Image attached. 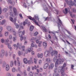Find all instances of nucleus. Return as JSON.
<instances>
[{"label": "nucleus", "instance_id": "nucleus-53", "mask_svg": "<svg viewBox=\"0 0 76 76\" xmlns=\"http://www.w3.org/2000/svg\"><path fill=\"white\" fill-rule=\"evenodd\" d=\"M58 20L59 21V23H60V24H61V25H62V22H61V20H60V19H58Z\"/></svg>", "mask_w": 76, "mask_h": 76}, {"label": "nucleus", "instance_id": "nucleus-39", "mask_svg": "<svg viewBox=\"0 0 76 76\" xmlns=\"http://www.w3.org/2000/svg\"><path fill=\"white\" fill-rule=\"evenodd\" d=\"M12 35L11 34H10L9 35V38L10 39H12Z\"/></svg>", "mask_w": 76, "mask_h": 76}, {"label": "nucleus", "instance_id": "nucleus-40", "mask_svg": "<svg viewBox=\"0 0 76 76\" xmlns=\"http://www.w3.org/2000/svg\"><path fill=\"white\" fill-rule=\"evenodd\" d=\"M16 18H15L14 19V21H13V22L14 23V24H15L16 23Z\"/></svg>", "mask_w": 76, "mask_h": 76}, {"label": "nucleus", "instance_id": "nucleus-22", "mask_svg": "<svg viewBox=\"0 0 76 76\" xmlns=\"http://www.w3.org/2000/svg\"><path fill=\"white\" fill-rule=\"evenodd\" d=\"M46 61H47V62H50L51 61L50 58H46Z\"/></svg>", "mask_w": 76, "mask_h": 76}, {"label": "nucleus", "instance_id": "nucleus-63", "mask_svg": "<svg viewBox=\"0 0 76 76\" xmlns=\"http://www.w3.org/2000/svg\"><path fill=\"white\" fill-rule=\"evenodd\" d=\"M5 56L6 57H7V56H8V53L7 52H6Z\"/></svg>", "mask_w": 76, "mask_h": 76}, {"label": "nucleus", "instance_id": "nucleus-60", "mask_svg": "<svg viewBox=\"0 0 76 76\" xmlns=\"http://www.w3.org/2000/svg\"><path fill=\"white\" fill-rule=\"evenodd\" d=\"M1 42L2 43H4V39H2L1 40Z\"/></svg>", "mask_w": 76, "mask_h": 76}, {"label": "nucleus", "instance_id": "nucleus-43", "mask_svg": "<svg viewBox=\"0 0 76 76\" xmlns=\"http://www.w3.org/2000/svg\"><path fill=\"white\" fill-rule=\"evenodd\" d=\"M18 47H19V49L21 50L22 49V44L19 45Z\"/></svg>", "mask_w": 76, "mask_h": 76}, {"label": "nucleus", "instance_id": "nucleus-7", "mask_svg": "<svg viewBox=\"0 0 76 76\" xmlns=\"http://www.w3.org/2000/svg\"><path fill=\"white\" fill-rule=\"evenodd\" d=\"M7 29L8 31L10 32H12L13 31V29L10 26H7Z\"/></svg>", "mask_w": 76, "mask_h": 76}, {"label": "nucleus", "instance_id": "nucleus-38", "mask_svg": "<svg viewBox=\"0 0 76 76\" xmlns=\"http://www.w3.org/2000/svg\"><path fill=\"white\" fill-rule=\"evenodd\" d=\"M4 56V54L1 53L0 54V56L1 57H3Z\"/></svg>", "mask_w": 76, "mask_h": 76}, {"label": "nucleus", "instance_id": "nucleus-50", "mask_svg": "<svg viewBox=\"0 0 76 76\" xmlns=\"http://www.w3.org/2000/svg\"><path fill=\"white\" fill-rule=\"evenodd\" d=\"M9 9H10V10H12V9H13V7H12V6H9Z\"/></svg>", "mask_w": 76, "mask_h": 76}, {"label": "nucleus", "instance_id": "nucleus-46", "mask_svg": "<svg viewBox=\"0 0 76 76\" xmlns=\"http://www.w3.org/2000/svg\"><path fill=\"white\" fill-rule=\"evenodd\" d=\"M4 18V17L3 15H0V20H1L2 19Z\"/></svg>", "mask_w": 76, "mask_h": 76}, {"label": "nucleus", "instance_id": "nucleus-13", "mask_svg": "<svg viewBox=\"0 0 76 76\" xmlns=\"http://www.w3.org/2000/svg\"><path fill=\"white\" fill-rule=\"evenodd\" d=\"M9 42V39L8 38L5 40L4 43L5 45H7Z\"/></svg>", "mask_w": 76, "mask_h": 76}, {"label": "nucleus", "instance_id": "nucleus-32", "mask_svg": "<svg viewBox=\"0 0 76 76\" xmlns=\"http://www.w3.org/2000/svg\"><path fill=\"white\" fill-rule=\"evenodd\" d=\"M12 72L13 73H14L16 72V69L15 67H13L12 69Z\"/></svg>", "mask_w": 76, "mask_h": 76}, {"label": "nucleus", "instance_id": "nucleus-2", "mask_svg": "<svg viewBox=\"0 0 76 76\" xmlns=\"http://www.w3.org/2000/svg\"><path fill=\"white\" fill-rule=\"evenodd\" d=\"M66 66V63H64L63 65V66L62 67H59L58 68V71L59 72H62V74L63 75L64 74V72L65 70L64 68Z\"/></svg>", "mask_w": 76, "mask_h": 76}, {"label": "nucleus", "instance_id": "nucleus-31", "mask_svg": "<svg viewBox=\"0 0 76 76\" xmlns=\"http://www.w3.org/2000/svg\"><path fill=\"white\" fill-rule=\"evenodd\" d=\"M25 22H26V24H29L30 22L27 19H26L25 20Z\"/></svg>", "mask_w": 76, "mask_h": 76}, {"label": "nucleus", "instance_id": "nucleus-64", "mask_svg": "<svg viewBox=\"0 0 76 76\" xmlns=\"http://www.w3.org/2000/svg\"><path fill=\"white\" fill-rule=\"evenodd\" d=\"M34 61L35 64H37V60H36V59L35 58L34 59Z\"/></svg>", "mask_w": 76, "mask_h": 76}, {"label": "nucleus", "instance_id": "nucleus-5", "mask_svg": "<svg viewBox=\"0 0 76 76\" xmlns=\"http://www.w3.org/2000/svg\"><path fill=\"white\" fill-rule=\"evenodd\" d=\"M28 18L30 19V20H32V21H33L34 22H35V23H36V25H37L38 26H40L39 25V24L37 22H36V20H35V19L34 18H32L31 17L29 16H28Z\"/></svg>", "mask_w": 76, "mask_h": 76}, {"label": "nucleus", "instance_id": "nucleus-30", "mask_svg": "<svg viewBox=\"0 0 76 76\" xmlns=\"http://www.w3.org/2000/svg\"><path fill=\"white\" fill-rule=\"evenodd\" d=\"M42 41H40L39 42L38 46L39 47H41V44H42Z\"/></svg>", "mask_w": 76, "mask_h": 76}, {"label": "nucleus", "instance_id": "nucleus-20", "mask_svg": "<svg viewBox=\"0 0 76 76\" xmlns=\"http://www.w3.org/2000/svg\"><path fill=\"white\" fill-rule=\"evenodd\" d=\"M54 64H52L50 65L49 66V67L51 69H53V67H54Z\"/></svg>", "mask_w": 76, "mask_h": 76}, {"label": "nucleus", "instance_id": "nucleus-16", "mask_svg": "<svg viewBox=\"0 0 76 76\" xmlns=\"http://www.w3.org/2000/svg\"><path fill=\"white\" fill-rule=\"evenodd\" d=\"M43 45L45 48L47 47V42H43Z\"/></svg>", "mask_w": 76, "mask_h": 76}, {"label": "nucleus", "instance_id": "nucleus-51", "mask_svg": "<svg viewBox=\"0 0 76 76\" xmlns=\"http://www.w3.org/2000/svg\"><path fill=\"white\" fill-rule=\"evenodd\" d=\"M17 64L18 66H20V62L18 61L17 63Z\"/></svg>", "mask_w": 76, "mask_h": 76}, {"label": "nucleus", "instance_id": "nucleus-48", "mask_svg": "<svg viewBox=\"0 0 76 76\" xmlns=\"http://www.w3.org/2000/svg\"><path fill=\"white\" fill-rule=\"evenodd\" d=\"M29 76H33V74H32V72H31L29 73Z\"/></svg>", "mask_w": 76, "mask_h": 76}, {"label": "nucleus", "instance_id": "nucleus-21", "mask_svg": "<svg viewBox=\"0 0 76 76\" xmlns=\"http://www.w3.org/2000/svg\"><path fill=\"white\" fill-rule=\"evenodd\" d=\"M71 11L73 13H76V8H72V9Z\"/></svg>", "mask_w": 76, "mask_h": 76}, {"label": "nucleus", "instance_id": "nucleus-55", "mask_svg": "<svg viewBox=\"0 0 76 76\" xmlns=\"http://www.w3.org/2000/svg\"><path fill=\"white\" fill-rule=\"evenodd\" d=\"M16 37H13V41H14V42H15V41H16Z\"/></svg>", "mask_w": 76, "mask_h": 76}, {"label": "nucleus", "instance_id": "nucleus-52", "mask_svg": "<svg viewBox=\"0 0 76 76\" xmlns=\"http://www.w3.org/2000/svg\"><path fill=\"white\" fill-rule=\"evenodd\" d=\"M10 16H13V12L11 11L10 13Z\"/></svg>", "mask_w": 76, "mask_h": 76}, {"label": "nucleus", "instance_id": "nucleus-33", "mask_svg": "<svg viewBox=\"0 0 76 76\" xmlns=\"http://www.w3.org/2000/svg\"><path fill=\"white\" fill-rule=\"evenodd\" d=\"M1 53H2L3 54H4L5 53V51H4V50L3 49H2L1 50Z\"/></svg>", "mask_w": 76, "mask_h": 76}, {"label": "nucleus", "instance_id": "nucleus-35", "mask_svg": "<svg viewBox=\"0 0 76 76\" xmlns=\"http://www.w3.org/2000/svg\"><path fill=\"white\" fill-rule=\"evenodd\" d=\"M28 64H32L33 63V61H31L29 60L28 61Z\"/></svg>", "mask_w": 76, "mask_h": 76}, {"label": "nucleus", "instance_id": "nucleus-6", "mask_svg": "<svg viewBox=\"0 0 76 76\" xmlns=\"http://www.w3.org/2000/svg\"><path fill=\"white\" fill-rule=\"evenodd\" d=\"M67 4L68 5H69V6H73V1L72 0H70L68 1H67Z\"/></svg>", "mask_w": 76, "mask_h": 76}, {"label": "nucleus", "instance_id": "nucleus-17", "mask_svg": "<svg viewBox=\"0 0 76 76\" xmlns=\"http://www.w3.org/2000/svg\"><path fill=\"white\" fill-rule=\"evenodd\" d=\"M53 76H60V75L57 73L55 72L53 74Z\"/></svg>", "mask_w": 76, "mask_h": 76}, {"label": "nucleus", "instance_id": "nucleus-19", "mask_svg": "<svg viewBox=\"0 0 76 76\" xmlns=\"http://www.w3.org/2000/svg\"><path fill=\"white\" fill-rule=\"evenodd\" d=\"M19 43H17V46H16V44L14 45V47H17L16 50H17L18 49V47H19Z\"/></svg>", "mask_w": 76, "mask_h": 76}, {"label": "nucleus", "instance_id": "nucleus-18", "mask_svg": "<svg viewBox=\"0 0 76 76\" xmlns=\"http://www.w3.org/2000/svg\"><path fill=\"white\" fill-rule=\"evenodd\" d=\"M23 61L25 64H27L28 63V60L26 58H24L23 59Z\"/></svg>", "mask_w": 76, "mask_h": 76}, {"label": "nucleus", "instance_id": "nucleus-1", "mask_svg": "<svg viewBox=\"0 0 76 76\" xmlns=\"http://www.w3.org/2000/svg\"><path fill=\"white\" fill-rule=\"evenodd\" d=\"M53 60L54 62L56 61L55 63V65L59 64H60L61 63H62L64 61V59H61L60 60L57 59V56L53 58Z\"/></svg>", "mask_w": 76, "mask_h": 76}, {"label": "nucleus", "instance_id": "nucleus-36", "mask_svg": "<svg viewBox=\"0 0 76 76\" xmlns=\"http://www.w3.org/2000/svg\"><path fill=\"white\" fill-rule=\"evenodd\" d=\"M15 25V26H16V28H19V25L18 24H14Z\"/></svg>", "mask_w": 76, "mask_h": 76}, {"label": "nucleus", "instance_id": "nucleus-57", "mask_svg": "<svg viewBox=\"0 0 76 76\" xmlns=\"http://www.w3.org/2000/svg\"><path fill=\"white\" fill-rule=\"evenodd\" d=\"M3 31V27H0V32H1Z\"/></svg>", "mask_w": 76, "mask_h": 76}, {"label": "nucleus", "instance_id": "nucleus-11", "mask_svg": "<svg viewBox=\"0 0 76 76\" xmlns=\"http://www.w3.org/2000/svg\"><path fill=\"white\" fill-rule=\"evenodd\" d=\"M49 66V64H48V63H46L44 66V69H46Z\"/></svg>", "mask_w": 76, "mask_h": 76}, {"label": "nucleus", "instance_id": "nucleus-3", "mask_svg": "<svg viewBox=\"0 0 76 76\" xmlns=\"http://www.w3.org/2000/svg\"><path fill=\"white\" fill-rule=\"evenodd\" d=\"M49 52L51 54V56H56L57 54H58L57 51H53V48L51 47L49 48Z\"/></svg>", "mask_w": 76, "mask_h": 76}, {"label": "nucleus", "instance_id": "nucleus-25", "mask_svg": "<svg viewBox=\"0 0 76 76\" xmlns=\"http://www.w3.org/2000/svg\"><path fill=\"white\" fill-rule=\"evenodd\" d=\"M13 61H12L10 62V67H13Z\"/></svg>", "mask_w": 76, "mask_h": 76}, {"label": "nucleus", "instance_id": "nucleus-41", "mask_svg": "<svg viewBox=\"0 0 76 76\" xmlns=\"http://www.w3.org/2000/svg\"><path fill=\"white\" fill-rule=\"evenodd\" d=\"M3 11L4 12H7V10L6 8H4L3 10Z\"/></svg>", "mask_w": 76, "mask_h": 76}, {"label": "nucleus", "instance_id": "nucleus-45", "mask_svg": "<svg viewBox=\"0 0 76 76\" xmlns=\"http://www.w3.org/2000/svg\"><path fill=\"white\" fill-rule=\"evenodd\" d=\"M23 73H24V76H26L27 75V74H26V71L25 70H24V71Z\"/></svg>", "mask_w": 76, "mask_h": 76}, {"label": "nucleus", "instance_id": "nucleus-27", "mask_svg": "<svg viewBox=\"0 0 76 76\" xmlns=\"http://www.w3.org/2000/svg\"><path fill=\"white\" fill-rule=\"evenodd\" d=\"M42 27L43 29L44 30V31H45L46 32H47V29H46V28L44 26H42Z\"/></svg>", "mask_w": 76, "mask_h": 76}, {"label": "nucleus", "instance_id": "nucleus-49", "mask_svg": "<svg viewBox=\"0 0 76 76\" xmlns=\"http://www.w3.org/2000/svg\"><path fill=\"white\" fill-rule=\"evenodd\" d=\"M38 34V32H36L34 34V36H37Z\"/></svg>", "mask_w": 76, "mask_h": 76}, {"label": "nucleus", "instance_id": "nucleus-54", "mask_svg": "<svg viewBox=\"0 0 76 76\" xmlns=\"http://www.w3.org/2000/svg\"><path fill=\"white\" fill-rule=\"evenodd\" d=\"M54 72H55V73H56V72H57V68H55L54 70Z\"/></svg>", "mask_w": 76, "mask_h": 76}, {"label": "nucleus", "instance_id": "nucleus-29", "mask_svg": "<svg viewBox=\"0 0 76 76\" xmlns=\"http://www.w3.org/2000/svg\"><path fill=\"white\" fill-rule=\"evenodd\" d=\"M33 29H34V26H31L30 28V30L31 31H33Z\"/></svg>", "mask_w": 76, "mask_h": 76}, {"label": "nucleus", "instance_id": "nucleus-61", "mask_svg": "<svg viewBox=\"0 0 76 76\" xmlns=\"http://www.w3.org/2000/svg\"><path fill=\"white\" fill-rule=\"evenodd\" d=\"M7 76H12V75H11V74H10V73H8L7 74Z\"/></svg>", "mask_w": 76, "mask_h": 76}, {"label": "nucleus", "instance_id": "nucleus-15", "mask_svg": "<svg viewBox=\"0 0 76 76\" xmlns=\"http://www.w3.org/2000/svg\"><path fill=\"white\" fill-rule=\"evenodd\" d=\"M31 49H30V48L28 47L27 48V51L25 53L26 54H28V53H30L31 52Z\"/></svg>", "mask_w": 76, "mask_h": 76}, {"label": "nucleus", "instance_id": "nucleus-34", "mask_svg": "<svg viewBox=\"0 0 76 76\" xmlns=\"http://www.w3.org/2000/svg\"><path fill=\"white\" fill-rule=\"evenodd\" d=\"M18 55L19 56H20L21 55L23 54V52L19 51L18 53Z\"/></svg>", "mask_w": 76, "mask_h": 76}, {"label": "nucleus", "instance_id": "nucleus-56", "mask_svg": "<svg viewBox=\"0 0 76 76\" xmlns=\"http://www.w3.org/2000/svg\"><path fill=\"white\" fill-rule=\"evenodd\" d=\"M25 48V46H22V49L23 51H25V49H24Z\"/></svg>", "mask_w": 76, "mask_h": 76}, {"label": "nucleus", "instance_id": "nucleus-10", "mask_svg": "<svg viewBox=\"0 0 76 76\" xmlns=\"http://www.w3.org/2000/svg\"><path fill=\"white\" fill-rule=\"evenodd\" d=\"M13 11L14 15H16V14H17V10L16 9V8H15V7H13Z\"/></svg>", "mask_w": 76, "mask_h": 76}, {"label": "nucleus", "instance_id": "nucleus-12", "mask_svg": "<svg viewBox=\"0 0 76 76\" xmlns=\"http://www.w3.org/2000/svg\"><path fill=\"white\" fill-rule=\"evenodd\" d=\"M37 56L38 58H42V57H43V54L41 53L40 54H39V53H38L37 54Z\"/></svg>", "mask_w": 76, "mask_h": 76}, {"label": "nucleus", "instance_id": "nucleus-62", "mask_svg": "<svg viewBox=\"0 0 76 76\" xmlns=\"http://www.w3.org/2000/svg\"><path fill=\"white\" fill-rule=\"evenodd\" d=\"M9 2L10 4H12V0H9Z\"/></svg>", "mask_w": 76, "mask_h": 76}, {"label": "nucleus", "instance_id": "nucleus-59", "mask_svg": "<svg viewBox=\"0 0 76 76\" xmlns=\"http://www.w3.org/2000/svg\"><path fill=\"white\" fill-rule=\"evenodd\" d=\"M30 69H31V67L29 66H28L27 68L28 71H30Z\"/></svg>", "mask_w": 76, "mask_h": 76}, {"label": "nucleus", "instance_id": "nucleus-9", "mask_svg": "<svg viewBox=\"0 0 76 76\" xmlns=\"http://www.w3.org/2000/svg\"><path fill=\"white\" fill-rule=\"evenodd\" d=\"M67 12H70V8H68L67 9L66 8H65V12H64V13L66 15L67 13Z\"/></svg>", "mask_w": 76, "mask_h": 76}, {"label": "nucleus", "instance_id": "nucleus-58", "mask_svg": "<svg viewBox=\"0 0 76 76\" xmlns=\"http://www.w3.org/2000/svg\"><path fill=\"white\" fill-rule=\"evenodd\" d=\"M74 6H76V1L75 0L74 1Z\"/></svg>", "mask_w": 76, "mask_h": 76}, {"label": "nucleus", "instance_id": "nucleus-26", "mask_svg": "<svg viewBox=\"0 0 76 76\" xmlns=\"http://www.w3.org/2000/svg\"><path fill=\"white\" fill-rule=\"evenodd\" d=\"M8 48H9L10 50H12V48L10 46V43H9L8 45Z\"/></svg>", "mask_w": 76, "mask_h": 76}, {"label": "nucleus", "instance_id": "nucleus-24", "mask_svg": "<svg viewBox=\"0 0 76 76\" xmlns=\"http://www.w3.org/2000/svg\"><path fill=\"white\" fill-rule=\"evenodd\" d=\"M6 62L5 61H4L3 62L2 67H4L6 66Z\"/></svg>", "mask_w": 76, "mask_h": 76}, {"label": "nucleus", "instance_id": "nucleus-14", "mask_svg": "<svg viewBox=\"0 0 76 76\" xmlns=\"http://www.w3.org/2000/svg\"><path fill=\"white\" fill-rule=\"evenodd\" d=\"M9 69H10L9 65L8 64L6 66V71H8V70H9Z\"/></svg>", "mask_w": 76, "mask_h": 76}, {"label": "nucleus", "instance_id": "nucleus-37", "mask_svg": "<svg viewBox=\"0 0 76 76\" xmlns=\"http://www.w3.org/2000/svg\"><path fill=\"white\" fill-rule=\"evenodd\" d=\"M10 20L12 22H13V19L12 18V17H10Z\"/></svg>", "mask_w": 76, "mask_h": 76}, {"label": "nucleus", "instance_id": "nucleus-44", "mask_svg": "<svg viewBox=\"0 0 76 76\" xmlns=\"http://www.w3.org/2000/svg\"><path fill=\"white\" fill-rule=\"evenodd\" d=\"M61 74L62 75V76H67V75H66V74L64 73V74H62V71H61Z\"/></svg>", "mask_w": 76, "mask_h": 76}, {"label": "nucleus", "instance_id": "nucleus-23", "mask_svg": "<svg viewBox=\"0 0 76 76\" xmlns=\"http://www.w3.org/2000/svg\"><path fill=\"white\" fill-rule=\"evenodd\" d=\"M9 32L8 31H6L5 32V37H7L9 35Z\"/></svg>", "mask_w": 76, "mask_h": 76}, {"label": "nucleus", "instance_id": "nucleus-28", "mask_svg": "<svg viewBox=\"0 0 76 76\" xmlns=\"http://www.w3.org/2000/svg\"><path fill=\"white\" fill-rule=\"evenodd\" d=\"M34 17L36 19H37V20H39V18H38V15H34Z\"/></svg>", "mask_w": 76, "mask_h": 76}, {"label": "nucleus", "instance_id": "nucleus-42", "mask_svg": "<svg viewBox=\"0 0 76 76\" xmlns=\"http://www.w3.org/2000/svg\"><path fill=\"white\" fill-rule=\"evenodd\" d=\"M12 32H13V34L14 35H16V32L14 29L13 30Z\"/></svg>", "mask_w": 76, "mask_h": 76}, {"label": "nucleus", "instance_id": "nucleus-47", "mask_svg": "<svg viewBox=\"0 0 76 76\" xmlns=\"http://www.w3.org/2000/svg\"><path fill=\"white\" fill-rule=\"evenodd\" d=\"M19 16L21 19H23V17L22 16V14H19Z\"/></svg>", "mask_w": 76, "mask_h": 76}, {"label": "nucleus", "instance_id": "nucleus-8", "mask_svg": "<svg viewBox=\"0 0 76 76\" xmlns=\"http://www.w3.org/2000/svg\"><path fill=\"white\" fill-rule=\"evenodd\" d=\"M44 55L45 57H47L50 56V52L48 51H46L45 52Z\"/></svg>", "mask_w": 76, "mask_h": 76}, {"label": "nucleus", "instance_id": "nucleus-4", "mask_svg": "<svg viewBox=\"0 0 76 76\" xmlns=\"http://www.w3.org/2000/svg\"><path fill=\"white\" fill-rule=\"evenodd\" d=\"M18 32L19 34V36L20 37V41H22L23 40L22 35H24L25 34V31L24 32H22V31H20V28L18 30Z\"/></svg>", "mask_w": 76, "mask_h": 76}]
</instances>
